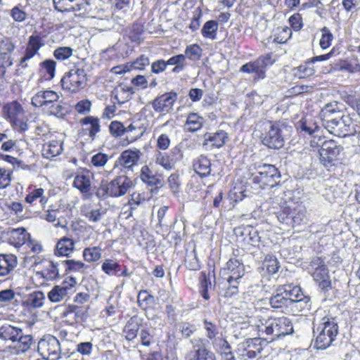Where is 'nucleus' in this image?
<instances>
[{
    "label": "nucleus",
    "instance_id": "f257e3e1",
    "mask_svg": "<svg viewBox=\"0 0 360 360\" xmlns=\"http://www.w3.org/2000/svg\"><path fill=\"white\" fill-rule=\"evenodd\" d=\"M338 328L335 318L330 315H326L320 320L315 317L313 329L316 336L315 347L319 349H325L330 347L338 334Z\"/></svg>",
    "mask_w": 360,
    "mask_h": 360
},
{
    "label": "nucleus",
    "instance_id": "f03ea898",
    "mask_svg": "<svg viewBox=\"0 0 360 360\" xmlns=\"http://www.w3.org/2000/svg\"><path fill=\"white\" fill-rule=\"evenodd\" d=\"M261 338L270 341L292 333L291 321L287 317H260Z\"/></svg>",
    "mask_w": 360,
    "mask_h": 360
},
{
    "label": "nucleus",
    "instance_id": "7ed1b4c3",
    "mask_svg": "<svg viewBox=\"0 0 360 360\" xmlns=\"http://www.w3.org/2000/svg\"><path fill=\"white\" fill-rule=\"evenodd\" d=\"M262 143L270 148L279 149L284 146L285 139L290 135L291 127L283 122H264Z\"/></svg>",
    "mask_w": 360,
    "mask_h": 360
},
{
    "label": "nucleus",
    "instance_id": "20e7f679",
    "mask_svg": "<svg viewBox=\"0 0 360 360\" xmlns=\"http://www.w3.org/2000/svg\"><path fill=\"white\" fill-rule=\"evenodd\" d=\"M134 184L130 178L126 175H121L111 181L102 184L96 191V195L99 198H118L125 195Z\"/></svg>",
    "mask_w": 360,
    "mask_h": 360
},
{
    "label": "nucleus",
    "instance_id": "39448f33",
    "mask_svg": "<svg viewBox=\"0 0 360 360\" xmlns=\"http://www.w3.org/2000/svg\"><path fill=\"white\" fill-rule=\"evenodd\" d=\"M280 178L281 174L274 165L262 164L257 167V170L252 175V182L264 188L267 186H274Z\"/></svg>",
    "mask_w": 360,
    "mask_h": 360
},
{
    "label": "nucleus",
    "instance_id": "423d86ee",
    "mask_svg": "<svg viewBox=\"0 0 360 360\" xmlns=\"http://www.w3.org/2000/svg\"><path fill=\"white\" fill-rule=\"evenodd\" d=\"M343 148L334 140L323 142L319 150L320 163L328 169L336 166L340 162V156Z\"/></svg>",
    "mask_w": 360,
    "mask_h": 360
},
{
    "label": "nucleus",
    "instance_id": "0eeeda50",
    "mask_svg": "<svg viewBox=\"0 0 360 360\" xmlns=\"http://www.w3.org/2000/svg\"><path fill=\"white\" fill-rule=\"evenodd\" d=\"M64 89L70 92H76L86 84V75L82 68H74L67 72L61 79Z\"/></svg>",
    "mask_w": 360,
    "mask_h": 360
},
{
    "label": "nucleus",
    "instance_id": "6e6552de",
    "mask_svg": "<svg viewBox=\"0 0 360 360\" xmlns=\"http://www.w3.org/2000/svg\"><path fill=\"white\" fill-rule=\"evenodd\" d=\"M37 350L44 359L49 360H58L61 354L60 342L56 337L52 335L39 340Z\"/></svg>",
    "mask_w": 360,
    "mask_h": 360
},
{
    "label": "nucleus",
    "instance_id": "1a4fd4ad",
    "mask_svg": "<svg viewBox=\"0 0 360 360\" xmlns=\"http://www.w3.org/2000/svg\"><path fill=\"white\" fill-rule=\"evenodd\" d=\"M260 317H254L248 321L236 323L234 333L236 336L248 338H257L260 334Z\"/></svg>",
    "mask_w": 360,
    "mask_h": 360
},
{
    "label": "nucleus",
    "instance_id": "9d476101",
    "mask_svg": "<svg viewBox=\"0 0 360 360\" xmlns=\"http://www.w3.org/2000/svg\"><path fill=\"white\" fill-rule=\"evenodd\" d=\"M141 151L136 148L122 151L115 162V166L120 167L126 173L133 172L134 168L139 165Z\"/></svg>",
    "mask_w": 360,
    "mask_h": 360
},
{
    "label": "nucleus",
    "instance_id": "9b49d317",
    "mask_svg": "<svg viewBox=\"0 0 360 360\" xmlns=\"http://www.w3.org/2000/svg\"><path fill=\"white\" fill-rule=\"evenodd\" d=\"M201 338L191 340L192 349L185 354V360H216L215 354L206 348Z\"/></svg>",
    "mask_w": 360,
    "mask_h": 360
},
{
    "label": "nucleus",
    "instance_id": "f8f14e48",
    "mask_svg": "<svg viewBox=\"0 0 360 360\" xmlns=\"http://www.w3.org/2000/svg\"><path fill=\"white\" fill-rule=\"evenodd\" d=\"M134 129H136L137 133L127 135L128 143H133L141 138L143 134V130L134 124H130L128 127H124V124L119 121H112L109 125L110 133L115 137L121 136L125 134V132L131 131Z\"/></svg>",
    "mask_w": 360,
    "mask_h": 360
},
{
    "label": "nucleus",
    "instance_id": "ddd939ff",
    "mask_svg": "<svg viewBox=\"0 0 360 360\" xmlns=\"http://www.w3.org/2000/svg\"><path fill=\"white\" fill-rule=\"evenodd\" d=\"M296 127L301 131H304L309 135L314 134L310 140V146L311 147L322 146L323 142L325 141L323 140L324 138L318 134L319 127L313 122L312 119L308 117L302 118L297 123Z\"/></svg>",
    "mask_w": 360,
    "mask_h": 360
},
{
    "label": "nucleus",
    "instance_id": "4468645a",
    "mask_svg": "<svg viewBox=\"0 0 360 360\" xmlns=\"http://www.w3.org/2000/svg\"><path fill=\"white\" fill-rule=\"evenodd\" d=\"M43 45L44 44L41 37L38 35H31L29 37L24 56L20 58L18 66L22 69L28 68V62L38 53Z\"/></svg>",
    "mask_w": 360,
    "mask_h": 360
},
{
    "label": "nucleus",
    "instance_id": "2eb2a0df",
    "mask_svg": "<svg viewBox=\"0 0 360 360\" xmlns=\"http://www.w3.org/2000/svg\"><path fill=\"white\" fill-rule=\"evenodd\" d=\"M55 8L60 12H79V14L87 11L89 3L88 0H53Z\"/></svg>",
    "mask_w": 360,
    "mask_h": 360
},
{
    "label": "nucleus",
    "instance_id": "dca6fc26",
    "mask_svg": "<svg viewBox=\"0 0 360 360\" xmlns=\"http://www.w3.org/2000/svg\"><path fill=\"white\" fill-rule=\"evenodd\" d=\"M258 338H248L239 345L238 352L244 360H254L262 352V346Z\"/></svg>",
    "mask_w": 360,
    "mask_h": 360
},
{
    "label": "nucleus",
    "instance_id": "f3484780",
    "mask_svg": "<svg viewBox=\"0 0 360 360\" xmlns=\"http://www.w3.org/2000/svg\"><path fill=\"white\" fill-rule=\"evenodd\" d=\"M60 96L58 92L53 90L38 91L32 97L31 104L37 108L49 107L51 103L57 102Z\"/></svg>",
    "mask_w": 360,
    "mask_h": 360
},
{
    "label": "nucleus",
    "instance_id": "a211bd4d",
    "mask_svg": "<svg viewBox=\"0 0 360 360\" xmlns=\"http://www.w3.org/2000/svg\"><path fill=\"white\" fill-rule=\"evenodd\" d=\"M76 284L73 278L65 280L60 285H55L48 293V298L52 302H60L68 296V291Z\"/></svg>",
    "mask_w": 360,
    "mask_h": 360
},
{
    "label": "nucleus",
    "instance_id": "6ab92c4d",
    "mask_svg": "<svg viewBox=\"0 0 360 360\" xmlns=\"http://www.w3.org/2000/svg\"><path fill=\"white\" fill-rule=\"evenodd\" d=\"M177 94L175 92L170 91L158 96L153 101V108L155 112L167 113L169 112L176 101Z\"/></svg>",
    "mask_w": 360,
    "mask_h": 360
},
{
    "label": "nucleus",
    "instance_id": "aec40b11",
    "mask_svg": "<svg viewBox=\"0 0 360 360\" xmlns=\"http://www.w3.org/2000/svg\"><path fill=\"white\" fill-rule=\"evenodd\" d=\"M82 131L87 134L91 140H94L96 134L101 130L100 119L98 117L88 115L79 120Z\"/></svg>",
    "mask_w": 360,
    "mask_h": 360
},
{
    "label": "nucleus",
    "instance_id": "412c9836",
    "mask_svg": "<svg viewBox=\"0 0 360 360\" xmlns=\"http://www.w3.org/2000/svg\"><path fill=\"white\" fill-rule=\"evenodd\" d=\"M4 116L11 124H18L24 115L22 105L17 101L7 103L3 108Z\"/></svg>",
    "mask_w": 360,
    "mask_h": 360
},
{
    "label": "nucleus",
    "instance_id": "4be33fe9",
    "mask_svg": "<svg viewBox=\"0 0 360 360\" xmlns=\"http://www.w3.org/2000/svg\"><path fill=\"white\" fill-rule=\"evenodd\" d=\"M228 139V134L220 130L215 133H208L204 135L203 146L207 149L219 148L222 147Z\"/></svg>",
    "mask_w": 360,
    "mask_h": 360
},
{
    "label": "nucleus",
    "instance_id": "5701e85b",
    "mask_svg": "<svg viewBox=\"0 0 360 360\" xmlns=\"http://www.w3.org/2000/svg\"><path fill=\"white\" fill-rule=\"evenodd\" d=\"M343 116H338L334 118L323 119V125L328 131L337 136H344L346 135L343 128L345 127V123Z\"/></svg>",
    "mask_w": 360,
    "mask_h": 360
},
{
    "label": "nucleus",
    "instance_id": "b1692460",
    "mask_svg": "<svg viewBox=\"0 0 360 360\" xmlns=\"http://www.w3.org/2000/svg\"><path fill=\"white\" fill-rule=\"evenodd\" d=\"M33 342V337L31 335H25L22 330L20 335H18L16 340L13 342L12 352L17 355L24 354L31 348Z\"/></svg>",
    "mask_w": 360,
    "mask_h": 360
},
{
    "label": "nucleus",
    "instance_id": "393cba45",
    "mask_svg": "<svg viewBox=\"0 0 360 360\" xmlns=\"http://www.w3.org/2000/svg\"><path fill=\"white\" fill-rule=\"evenodd\" d=\"M18 265L17 257L13 254H0V277L10 276Z\"/></svg>",
    "mask_w": 360,
    "mask_h": 360
},
{
    "label": "nucleus",
    "instance_id": "a878e982",
    "mask_svg": "<svg viewBox=\"0 0 360 360\" xmlns=\"http://www.w3.org/2000/svg\"><path fill=\"white\" fill-rule=\"evenodd\" d=\"M82 214L89 221L96 223L99 221L105 214V210L101 205H91V204L84 205L81 209Z\"/></svg>",
    "mask_w": 360,
    "mask_h": 360
},
{
    "label": "nucleus",
    "instance_id": "bb28decb",
    "mask_svg": "<svg viewBox=\"0 0 360 360\" xmlns=\"http://www.w3.org/2000/svg\"><path fill=\"white\" fill-rule=\"evenodd\" d=\"M59 264L52 261L46 260L44 262V269L36 273L37 276H40L46 281H53L59 278Z\"/></svg>",
    "mask_w": 360,
    "mask_h": 360
},
{
    "label": "nucleus",
    "instance_id": "cd10ccee",
    "mask_svg": "<svg viewBox=\"0 0 360 360\" xmlns=\"http://www.w3.org/2000/svg\"><path fill=\"white\" fill-rule=\"evenodd\" d=\"M75 242L69 237L61 238L56 243L55 255L58 256H70L75 250Z\"/></svg>",
    "mask_w": 360,
    "mask_h": 360
},
{
    "label": "nucleus",
    "instance_id": "c85d7f7f",
    "mask_svg": "<svg viewBox=\"0 0 360 360\" xmlns=\"http://www.w3.org/2000/svg\"><path fill=\"white\" fill-rule=\"evenodd\" d=\"M63 151L62 142L53 139L43 144L41 154L44 158L51 159L59 155Z\"/></svg>",
    "mask_w": 360,
    "mask_h": 360
},
{
    "label": "nucleus",
    "instance_id": "c756f323",
    "mask_svg": "<svg viewBox=\"0 0 360 360\" xmlns=\"http://www.w3.org/2000/svg\"><path fill=\"white\" fill-rule=\"evenodd\" d=\"M134 94V89L126 84H120L112 91L115 99L119 104H123L132 98Z\"/></svg>",
    "mask_w": 360,
    "mask_h": 360
},
{
    "label": "nucleus",
    "instance_id": "7c9ffc66",
    "mask_svg": "<svg viewBox=\"0 0 360 360\" xmlns=\"http://www.w3.org/2000/svg\"><path fill=\"white\" fill-rule=\"evenodd\" d=\"M285 287L278 286L274 295L269 298V304L272 308L279 309L290 305V301L285 294Z\"/></svg>",
    "mask_w": 360,
    "mask_h": 360
},
{
    "label": "nucleus",
    "instance_id": "2f4dec72",
    "mask_svg": "<svg viewBox=\"0 0 360 360\" xmlns=\"http://www.w3.org/2000/svg\"><path fill=\"white\" fill-rule=\"evenodd\" d=\"M30 236V233L24 228L13 229L10 232L9 243L16 248L25 245Z\"/></svg>",
    "mask_w": 360,
    "mask_h": 360
},
{
    "label": "nucleus",
    "instance_id": "473e14b6",
    "mask_svg": "<svg viewBox=\"0 0 360 360\" xmlns=\"http://www.w3.org/2000/svg\"><path fill=\"white\" fill-rule=\"evenodd\" d=\"M22 328L11 324H4L0 327V338L5 341L13 342L18 335H20Z\"/></svg>",
    "mask_w": 360,
    "mask_h": 360
},
{
    "label": "nucleus",
    "instance_id": "72a5a7b5",
    "mask_svg": "<svg viewBox=\"0 0 360 360\" xmlns=\"http://www.w3.org/2000/svg\"><path fill=\"white\" fill-rule=\"evenodd\" d=\"M210 160L205 155L198 157L193 163L195 172L201 177L207 176L211 172Z\"/></svg>",
    "mask_w": 360,
    "mask_h": 360
},
{
    "label": "nucleus",
    "instance_id": "f704fd0d",
    "mask_svg": "<svg viewBox=\"0 0 360 360\" xmlns=\"http://www.w3.org/2000/svg\"><path fill=\"white\" fill-rule=\"evenodd\" d=\"M73 186L82 193H88L91 188V181L89 174H78L75 176Z\"/></svg>",
    "mask_w": 360,
    "mask_h": 360
},
{
    "label": "nucleus",
    "instance_id": "c9c22d12",
    "mask_svg": "<svg viewBox=\"0 0 360 360\" xmlns=\"http://www.w3.org/2000/svg\"><path fill=\"white\" fill-rule=\"evenodd\" d=\"M49 222L53 223L55 227L67 229V222L61 220L60 211L58 209L46 210L41 217Z\"/></svg>",
    "mask_w": 360,
    "mask_h": 360
},
{
    "label": "nucleus",
    "instance_id": "e433bc0d",
    "mask_svg": "<svg viewBox=\"0 0 360 360\" xmlns=\"http://www.w3.org/2000/svg\"><path fill=\"white\" fill-rule=\"evenodd\" d=\"M146 198L143 194L134 193L128 202L122 207L124 213H128L127 218L132 216L133 211L144 202Z\"/></svg>",
    "mask_w": 360,
    "mask_h": 360
},
{
    "label": "nucleus",
    "instance_id": "4c0bfd02",
    "mask_svg": "<svg viewBox=\"0 0 360 360\" xmlns=\"http://www.w3.org/2000/svg\"><path fill=\"white\" fill-rule=\"evenodd\" d=\"M226 269L232 278H241L245 273L243 264L235 258H231L226 262L224 270Z\"/></svg>",
    "mask_w": 360,
    "mask_h": 360
},
{
    "label": "nucleus",
    "instance_id": "58836bf2",
    "mask_svg": "<svg viewBox=\"0 0 360 360\" xmlns=\"http://www.w3.org/2000/svg\"><path fill=\"white\" fill-rule=\"evenodd\" d=\"M204 119L202 117L197 113H189L184 124V128L188 131L195 132L202 127Z\"/></svg>",
    "mask_w": 360,
    "mask_h": 360
},
{
    "label": "nucleus",
    "instance_id": "ea45409f",
    "mask_svg": "<svg viewBox=\"0 0 360 360\" xmlns=\"http://www.w3.org/2000/svg\"><path fill=\"white\" fill-rule=\"evenodd\" d=\"M311 275L314 281L321 289H327L330 287V280L327 267H322V269L314 270Z\"/></svg>",
    "mask_w": 360,
    "mask_h": 360
},
{
    "label": "nucleus",
    "instance_id": "a19ab883",
    "mask_svg": "<svg viewBox=\"0 0 360 360\" xmlns=\"http://www.w3.org/2000/svg\"><path fill=\"white\" fill-rule=\"evenodd\" d=\"M155 162L166 170L174 169L176 165L174 158L171 157L167 153H162L160 151H158L155 154Z\"/></svg>",
    "mask_w": 360,
    "mask_h": 360
},
{
    "label": "nucleus",
    "instance_id": "79ce46f5",
    "mask_svg": "<svg viewBox=\"0 0 360 360\" xmlns=\"http://www.w3.org/2000/svg\"><path fill=\"white\" fill-rule=\"evenodd\" d=\"M101 270L109 276H117L121 271V265L113 259H105L101 265Z\"/></svg>",
    "mask_w": 360,
    "mask_h": 360
},
{
    "label": "nucleus",
    "instance_id": "37998d69",
    "mask_svg": "<svg viewBox=\"0 0 360 360\" xmlns=\"http://www.w3.org/2000/svg\"><path fill=\"white\" fill-rule=\"evenodd\" d=\"M45 300L46 297L43 292L34 291L28 295L25 302L30 307L40 308L44 306Z\"/></svg>",
    "mask_w": 360,
    "mask_h": 360
},
{
    "label": "nucleus",
    "instance_id": "c03bdc74",
    "mask_svg": "<svg viewBox=\"0 0 360 360\" xmlns=\"http://www.w3.org/2000/svg\"><path fill=\"white\" fill-rule=\"evenodd\" d=\"M292 72L293 75L300 79L312 76L315 73L313 64L310 60L295 68Z\"/></svg>",
    "mask_w": 360,
    "mask_h": 360
},
{
    "label": "nucleus",
    "instance_id": "a18cd8bd",
    "mask_svg": "<svg viewBox=\"0 0 360 360\" xmlns=\"http://www.w3.org/2000/svg\"><path fill=\"white\" fill-rule=\"evenodd\" d=\"M283 287H285V294L288 297V301H290V304L292 302L297 301V300H300L304 297H306L302 292L300 287L297 285H292L291 284L289 285H283Z\"/></svg>",
    "mask_w": 360,
    "mask_h": 360
},
{
    "label": "nucleus",
    "instance_id": "49530a36",
    "mask_svg": "<svg viewBox=\"0 0 360 360\" xmlns=\"http://www.w3.org/2000/svg\"><path fill=\"white\" fill-rule=\"evenodd\" d=\"M84 260L89 263L98 262L102 257V249L98 246L86 248L83 250Z\"/></svg>",
    "mask_w": 360,
    "mask_h": 360
},
{
    "label": "nucleus",
    "instance_id": "de8ad7c7",
    "mask_svg": "<svg viewBox=\"0 0 360 360\" xmlns=\"http://www.w3.org/2000/svg\"><path fill=\"white\" fill-rule=\"evenodd\" d=\"M140 329V324L138 321V319L136 316L131 317L127 322L124 328V332L126 333V338L131 340L135 338L138 332Z\"/></svg>",
    "mask_w": 360,
    "mask_h": 360
},
{
    "label": "nucleus",
    "instance_id": "09e8293b",
    "mask_svg": "<svg viewBox=\"0 0 360 360\" xmlns=\"http://www.w3.org/2000/svg\"><path fill=\"white\" fill-rule=\"evenodd\" d=\"M166 62L167 66L174 65V68L172 69V72L176 73L184 70L186 65V56L184 54L174 56L166 60Z\"/></svg>",
    "mask_w": 360,
    "mask_h": 360
},
{
    "label": "nucleus",
    "instance_id": "8fccbe9b",
    "mask_svg": "<svg viewBox=\"0 0 360 360\" xmlns=\"http://www.w3.org/2000/svg\"><path fill=\"white\" fill-rule=\"evenodd\" d=\"M44 190L41 188H36L27 195L25 197V202L29 204H33L37 200L41 205V207H44L47 202L46 198L44 195Z\"/></svg>",
    "mask_w": 360,
    "mask_h": 360
},
{
    "label": "nucleus",
    "instance_id": "3c124183",
    "mask_svg": "<svg viewBox=\"0 0 360 360\" xmlns=\"http://www.w3.org/2000/svg\"><path fill=\"white\" fill-rule=\"evenodd\" d=\"M267 58H259L257 60L250 63L252 73H255L259 78H264L265 75V68L267 65Z\"/></svg>",
    "mask_w": 360,
    "mask_h": 360
},
{
    "label": "nucleus",
    "instance_id": "603ef678",
    "mask_svg": "<svg viewBox=\"0 0 360 360\" xmlns=\"http://www.w3.org/2000/svg\"><path fill=\"white\" fill-rule=\"evenodd\" d=\"M202 49L200 46L196 44H190L185 49L184 54L186 56V59L188 58L191 61H197L202 56Z\"/></svg>",
    "mask_w": 360,
    "mask_h": 360
},
{
    "label": "nucleus",
    "instance_id": "864d4df0",
    "mask_svg": "<svg viewBox=\"0 0 360 360\" xmlns=\"http://www.w3.org/2000/svg\"><path fill=\"white\" fill-rule=\"evenodd\" d=\"M217 29L218 22L215 20H209L204 24L201 30L202 34L205 38L214 39H216Z\"/></svg>",
    "mask_w": 360,
    "mask_h": 360
},
{
    "label": "nucleus",
    "instance_id": "5fc2aeb1",
    "mask_svg": "<svg viewBox=\"0 0 360 360\" xmlns=\"http://www.w3.org/2000/svg\"><path fill=\"white\" fill-rule=\"evenodd\" d=\"M262 268L266 269L271 274L276 273L279 268L276 257L271 254L267 255L264 259Z\"/></svg>",
    "mask_w": 360,
    "mask_h": 360
},
{
    "label": "nucleus",
    "instance_id": "6e6d98bb",
    "mask_svg": "<svg viewBox=\"0 0 360 360\" xmlns=\"http://www.w3.org/2000/svg\"><path fill=\"white\" fill-rule=\"evenodd\" d=\"M141 180L149 186H155L158 179L148 165H144L141 169Z\"/></svg>",
    "mask_w": 360,
    "mask_h": 360
},
{
    "label": "nucleus",
    "instance_id": "4d7b16f0",
    "mask_svg": "<svg viewBox=\"0 0 360 360\" xmlns=\"http://www.w3.org/2000/svg\"><path fill=\"white\" fill-rule=\"evenodd\" d=\"M202 324L206 337L212 342L217 340L216 338L219 334V329L217 325L214 323L208 321L207 319L203 320Z\"/></svg>",
    "mask_w": 360,
    "mask_h": 360
},
{
    "label": "nucleus",
    "instance_id": "13d9d810",
    "mask_svg": "<svg viewBox=\"0 0 360 360\" xmlns=\"http://www.w3.org/2000/svg\"><path fill=\"white\" fill-rule=\"evenodd\" d=\"M49 108L50 115L57 117H63L68 112L64 104L61 101H59V100L54 103H51L49 106Z\"/></svg>",
    "mask_w": 360,
    "mask_h": 360
},
{
    "label": "nucleus",
    "instance_id": "bf43d9fd",
    "mask_svg": "<svg viewBox=\"0 0 360 360\" xmlns=\"http://www.w3.org/2000/svg\"><path fill=\"white\" fill-rule=\"evenodd\" d=\"M241 278H232V276H229L227 278V284L228 287L224 292L225 297H231L238 292V284L240 283Z\"/></svg>",
    "mask_w": 360,
    "mask_h": 360
},
{
    "label": "nucleus",
    "instance_id": "052dcab7",
    "mask_svg": "<svg viewBox=\"0 0 360 360\" xmlns=\"http://www.w3.org/2000/svg\"><path fill=\"white\" fill-rule=\"evenodd\" d=\"M321 31V37L319 41V45L322 49H326L331 45L333 35L326 27H323Z\"/></svg>",
    "mask_w": 360,
    "mask_h": 360
},
{
    "label": "nucleus",
    "instance_id": "680f3d73",
    "mask_svg": "<svg viewBox=\"0 0 360 360\" xmlns=\"http://www.w3.org/2000/svg\"><path fill=\"white\" fill-rule=\"evenodd\" d=\"M73 54V49L69 46H60L57 48L54 52V57L58 60H65L70 58Z\"/></svg>",
    "mask_w": 360,
    "mask_h": 360
},
{
    "label": "nucleus",
    "instance_id": "e2e57ef3",
    "mask_svg": "<svg viewBox=\"0 0 360 360\" xmlns=\"http://www.w3.org/2000/svg\"><path fill=\"white\" fill-rule=\"evenodd\" d=\"M290 305H292V308H295L300 312H307L311 308L310 297L306 296L300 300H297Z\"/></svg>",
    "mask_w": 360,
    "mask_h": 360
},
{
    "label": "nucleus",
    "instance_id": "0e129e2a",
    "mask_svg": "<svg viewBox=\"0 0 360 360\" xmlns=\"http://www.w3.org/2000/svg\"><path fill=\"white\" fill-rule=\"evenodd\" d=\"M56 63L53 60L47 59L40 63V68L42 71L47 73L49 79H52L55 76Z\"/></svg>",
    "mask_w": 360,
    "mask_h": 360
},
{
    "label": "nucleus",
    "instance_id": "69168bd1",
    "mask_svg": "<svg viewBox=\"0 0 360 360\" xmlns=\"http://www.w3.org/2000/svg\"><path fill=\"white\" fill-rule=\"evenodd\" d=\"M109 160V156L103 153H97L91 158V164L92 166L100 168L103 167Z\"/></svg>",
    "mask_w": 360,
    "mask_h": 360
},
{
    "label": "nucleus",
    "instance_id": "338daca9",
    "mask_svg": "<svg viewBox=\"0 0 360 360\" xmlns=\"http://www.w3.org/2000/svg\"><path fill=\"white\" fill-rule=\"evenodd\" d=\"M186 265L188 269L192 271H196L200 268L199 260L195 251L191 252L187 255L186 259Z\"/></svg>",
    "mask_w": 360,
    "mask_h": 360
},
{
    "label": "nucleus",
    "instance_id": "774afa93",
    "mask_svg": "<svg viewBox=\"0 0 360 360\" xmlns=\"http://www.w3.org/2000/svg\"><path fill=\"white\" fill-rule=\"evenodd\" d=\"M91 109V102L88 99H84L79 101L75 105V111L81 115H87L90 112Z\"/></svg>",
    "mask_w": 360,
    "mask_h": 360
}]
</instances>
